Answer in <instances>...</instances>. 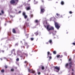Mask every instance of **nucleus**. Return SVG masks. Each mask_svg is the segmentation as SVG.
<instances>
[{"mask_svg": "<svg viewBox=\"0 0 75 75\" xmlns=\"http://www.w3.org/2000/svg\"><path fill=\"white\" fill-rule=\"evenodd\" d=\"M54 70L57 72H58L59 71V70H60V67L56 66L54 67Z\"/></svg>", "mask_w": 75, "mask_h": 75, "instance_id": "4", "label": "nucleus"}, {"mask_svg": "<svg viewBox=\"0 0 75 75\" xmlns=\"http://www.w3.org/2000/svg\"><path fill=\"white\" fill-rule=\"evenodd\" d=\"M61 4L62 5H64V1H62Z\"/></svg>", "mask_w": 75, "mask_h": 75, "instance_id": "17", "label": "nucleus"}, {"mask_svg": "<svg viewBox=\"0 0 75 75\" xmlns=\"http://www.w3.org/2000/svg\"><path fill=\"white\" fill-rule=\"evenodd\" d=\"M53 53L54 54H57V52H56V51H53Z\"/></svg>", "mask_w": 75, "mask_h": 75, "instance_id": "23", "label": "nucleus"}, {"mask_svg": "<svg viewBox=\"0 0 75 75\" xmlns=\"http://www.w3.org/2000/svg\"><path fill=\"white\" fill-rule=\"evenodd\" d=\"M27 21H28V19H27Z\"/></svg>", "mask_w": 75, "mask_h": 75, "instance_id": "56", "label": "nucleus"}, {"mask_svg": "<svg viewBox=\"0 0 75 75\" xmlns=\"http://www.w3.org/2000/svg\"><path fill=\"white\" fill-rule=\"evenodd\" d=\"M14 71V69H11V71Z\"/></svg>", "mask_w": 75, "mask_h": 75, "instance_id": "32", "label": "nucleus"}, {"mask_svg": "<svg viewBox=\"0 0 75 75\" xmlns=\"http://www.w3.org/2000/svg\"><path fill=\"white\" fill-rule=\"evenodd\" d=\"M0 53H1V52H0Z\"/></svg>", "mask_w": 75, "mask_h": 75, "instance_id": "63", "label": "nucleus"}, {"mask_svg": "<svg viewBox=\"0 0 75 75\" xmlns=\"http://www.w3.org/2000/svg\"><path fill=\"white\" fill-rule=\"evenodd\" d=\"M30 16L31 18H33V14H31L30 15Z\"/></svg>", "mask_w": 75, "mask_h": 75, "instance_id": "21", "label": "nucleus"}, {"mask_svg": "<svg viewBox=\"0 0 75 75\" xmlns=\"http://www.w3.org/2000/svg\"><path fill=\"white\" fill-rule=\"evenodd\" d=\"M21 51H20L19 50H18L17 52V54H20V53H21Z\"/></svg>", "mask_w": 75, "mask_h": 75, "instance_id": "16", "label": "nucleus"}, {"mask_svg": "<svg viewBox=\"0 0 75 75\" xmlns=\"http://www.w3.org/2000/svg\"><path fill=\"white\" fill-rule=\"evenodd\" d=\"M62 57H63V56L62 55H61L60 57V58H62Z\"/></svg>", "mask_w": 75, "mask_h": 75, "instance_id": "44", "label": "nucleus"}, {"mask_svg": "<svg viewBox=\"0 0 75 75\" xmlns=\"http://www.w3.org/2000/svg\"><path fill=\"white\" fill-rule=\"evenodd\" d=\"M72 71H74V68H73V69L71 70Z\"/></svg>", "mask_w": 75, "mask_h": 75, "instance_id": "46", "label": "nucleus"}, {"mask_svg": "<svg viewBox=\"0 0 75 75\" xmlns=\"http://www.w3.org/2000/svg\"><path fill=\"white\" fill-rule=\"evenodd\" d=\"M40 74H41V73H40V72H39L38 73V75H40Z\"/></svg>", "mask_w": 75, "mask_h": 75, "instance_id": "42", "label": "nucleus"}, {"mask_svg": "<svg viewBox=\"0 0 75 75\" xmlns=\"http://www.w3.org/2000/svg\"><path fill=\"white\" fill-rule=\"evenodd\" d=\"M23 56H20V57H21V58H22V57H23Z\"/></svg>", "mask_w": 75, "mask_h": 75, "instance_id": "53", "label": "nucleus"}, {"mask_svg": "<svg viewBox=\"0 0 75 75\" xmlns=\"http://www.w3.org/2000/svg\"><path fill=\"white\" fill-rule=\"evenodd\" d=\"M27 10H31V7L30 6H29V7H28L26 8Z\"/></svg>", "mask_w": 75, "mask_h": 75, "instance_id": "14", "label": "nucleus"}, {"mask_svg": "<svg viewBox=\"0 0 75 75\" xmlns=\"http://www.w3.org/2000/svg\"><path fill=\"white\" fill-rule=\"evenodd\" d=\"M69 68H71V67H72V68H74V66H75V64H74V62H71L69 63Z\"/></svg>", "mask_w": 75, "mask_h": 75, "instance_id": "2", "label": "nucleus"}, {"mask_svg": "<svg viewBox=\"0 0 75 75\" xmlns=\"http://www.w3.org/2000/svg\"><path fill=\"white\" fill-rule=\"evenodd\" d=\"M39 32L38 31H37L36 33H34L35 34V35H36V36H37V35H38L39 34Z\"/></svg>", "mask_w": 75, "mask_h": 75, "instance_id": "15", "label": "nucleus"}, {"mask_svg": "<svg viewBox=\"0 0 75 75\" xmlns=\"http://www.w3.org/2000/svg\"><path fill=\"white\" fill-rule=\"evenodd\" d=\"M12 32L14 34H16V29L15 28H13L12 30Z\"/></svg>", "mask_w": 75, "mask_h": 75, "instance_id": "11", "label": "nucleus"}, {"mask_svg": "<svg viewBox=\"0 0 75 75\" xmlns=\"http://www.w3.org/2000/svg\"><path fill=\"white\" fill-rule=\"evenodd\" d=\"M44 20H47V18H44Z\"/></svg>", "mask_w": 75, "mask_h": 75, "instance_id": "41", "label": "nucleus"}, {"mask_svg": "<svg viewBox=\"0 0 75 75\" xmlns=\"http://www.w3.org/2000/svg\"><path fill=\"white\" fill-rule=\"evenodd\" d=\"M13 52H15V49H14L11 51V54H13Z\"/></svg>", "mask_w": 75, "mask_h": 75, "instance_id": "13", "label": "nucleus"}, {"mask_svg": "<svg viewBox=\"0 0 75 75\" xmlns=\"http://www.w3.org/2000/svg\"><path fill=\"white\" fill-rule=\"evenodd\" d=\"M23 16H25V12H23Z\"/></svg>", "mask_w": 75, "mask_h": 75, "instance_id": "26", "label": "nucleus"}, {"mask_svg": "<svg viewBox=\"0 0 75 75\" xmlns=\"http://www.w3.org/2000/svg\"><path fill=\"white\" fill-rule=\"evenodd\" d=\"M11 4H15L16 3V1L14 0H11L10 2Z\"/></svg>", "mask_w": 75, "mask_h": 75, "instance_id": "7", "label": "nucleus"}, {"mask_svg": "<svg viewBox=\"0 0 75 75\" xmlns=\"http://www.w3.org/2000/svg\"><path fill=\"white\" fill-rule=\"evenodd\" d=\"M69 13L70 14H72V11H70L69 12Z\"/></svg>", "mask_w": 75, "mask_h": 75, "instance_id": "36", "label": "nucleus"}, {"mask_svg": "<svg viewBox=\"0 0 75 75\" xmlns=\"http://www.w3.org/2000/svg\"><path fill=\"white\" fill-rule=\"evenodd\" d=\"M27 61H25V62H24V63H27Z\"/></svg>", "mask_w": 75, "mask_h": 75, "instance_id": "48", "label": "nucleus"}, {"mask_svg": "<svg viewBox=\"0 0 75 75\" xmlns=\"http://www.w3.org/2000/svg\"><path fill=\"white\" fill-rule=\"evenodd\" d=\"M35 22L36 23H38V20H35Z\"/></svg>", "mask_w": 75, "mask_h": 75, "instance_id": "20", "label": "nucleus"}, {"mask_svg": "<svg viewBox=\"0 0 75 75\" xmlns=\"http://www.w3.org/2000/svg\"><path fill=\"white\" fill-rule=\"evenodd\" d=\"M32 67V66H30V67Z\"/></svg>", "mask_w": 75, "mask_h": 75, "instance_id": "62", "label": "nucleus"}, {"mask_svg": "<svg viewBox=\"0 0 75 75\" xmlns=\"http://www.w3.org/2000/svg\"><path fill=\"white\" fill-rule=\"evenodd\" d=\"M56 33H57V31H53V32L52 33H53V35H55Z\"/></svg>", "mask_w": 75, "mask_h": 75, "instance_id": "12", "label": "nucleus"}, {"mask_svg": "<svg viewBox=\"0 0 75 75\" xmlns=\"http://www.w3.org/2000/svg\"><path fill=\"white\" fill-rule=\"evenodd\" d=\"M40 13H44V11H45V9L42 8V6H41L40 7Z\"/></svg>", "mask_w": 75, "mask_h": 75, "instance_id": "5", "label": "nucleus"}, {"mask_svg": "<svg viewBox=\"0 0 75 75\" xmlns=\"http://www.w3.org/2000/svg\"><path fill=\"white\" fill-rule=\"evenodd\" d=\"M50 54V52H47V56H49V55Z\"/></svg>", "mask_w": 75, "mask_h": 75, "instance_id": "25", "label": "nucleus"}, {"mask_svg": "<svg viewBox=\"0 0 75 75\" xmlns=\"http://www.w3.org/2000/svg\"><path fill=\"white\" fill-rule=\"evenodd\" d=\"M14 54L15 55H16V52H14Z\"/></svg>", "mask_w": 75, "mask_h": 75, "instance_id": "40", "label": "nucleus"}, {"mask_svg": "<svg viewBox=\"0 0 75 75\" xmlns=\"http://www.w3.org/2000/svg\"><path fill=\"white\" fill-rule=\"evenodd\" d=\"M1 72H2V73H4V69H3L1 70Z\"/></svg>", "mask_w": 75, "mask_h": 75, "instance_id": "19", "label": "nucleus"}, {"mask_svg": "<svg viewBox=\"0 0 75 75\" xmlns=\"http://www.w3.org/2000/svg\"><path fill=\"white\" fill-rule=\"evenodd\" d=\"M50 55H52V54H50Z\"/></svg>", "mask_w": 75, "mask_h": 75, "instance_id": "57", "label": "nucleus"}, {"mask_svg": "<svg viewBox=\"0 0 75 75\" xmlns=\"http://www.w3.org/2000/svg\"><path fill=\"white\" fill-rule=\"evenodd\" d=\"M0 59H1V60H3V59H2L1 58Z\"/></svg>", "mask_w": 75, "mask_h": 75, "instance_id": "55", "label": "nucleus"}, {"mask_svg": "<svg viewBox=\"0 0 75 75\" xmlns=\"http://www.w3.org/2000/svg\"><path fill=\"white\" fill-rule=\"evenodd\" d=\"M11 17H13V16L11 15L10 16Z\"/></svg>", "mask_w": 75, "mask_h": 75, "instance_id": "51", "label": "nucleus"}, {"mask_svg": "<svg viewBox=\"0 0 75 75\" xmlns=\"http://www.w3.org/2000/svg\"><path fill=\"white\" fill-rule=\"evenodd\" d=\"M16 61H19V58H17L16 59Z\"/></svg>", "mask_w": 75, "mask_h": 75, "instance_id": "31", "label": "nucleus"}, {"mask_svg": "<svg viewBox=\"0 0 75 75\" xmlns=\"http://www.w3.org/2000/svg\"><path fill=\"white\" fill-rule=\"evenodd\" d=\"M46 23L47 24V22H46Z\"/></svg>", "mask_w": 75, "mask_h": 75, "instance_id": "59", "label": "nucleus"}, {"mask_svg": "<svg viewBox=\"0 0 75 75\" xmlns=\"http://www.w3.org/2000/svg\"><path fill=\"white\" fill-rule=\"evenodd\" d=\"M49 42H50V44H51V43H52V40H50L49 41Z\"/></svg>", "mask_w": 75, "mask_h": 75, "instance_id": "24", "label": "nucleus"}, {"mask_svg": "<svg viewBox=\"0 0 75 75\" xmlns=\"http://www.w3.org/2000/svg\"><path fill=\"white\" fill-rule=\"evenodd\" d=\"M18 45V43H16V45Z\"/></svg>", "mask_w": 75, "mask_h": 75, "instance_id": "49", "label": "nucleus"}, {"mask_svg": "<svg viewBox=\"0 0 75 75\" xmlns=\"http://www.w3.org/2000/svg\"><path fill=\"white\" fill-rule=\"evenodd\" d=\"M74 51H75V50H74Z\"/></svg>", "mask_w": 75, "mask_h": 75, "instance_id": "64", "label": "nucleus"}, {"mask_svg": "<svg viewBox=\"0 0 75 75\" xmlns=\"http://www.w3.org/2000/svg\"><path fill=\"white\" fill-rule=\"evenodd\" d=\"M44 26L45 28H46L47 30L49 32H50V31L51 30H53V31L54 30V27L52 26L50 27V25H47V26H46V25H44Z\"/></svg>", "mask_w": 75, "mask_h": 75, "instance_id": "1", "label": "nucleus"}, {"mask_svg": "<svg viewBox=\"0 0 75 75\" xmlns=\"http://www.w3.org/2000/svg\"><path fill=\"white\" fill-rule=\"evenodd\" d=\"M68 67H69V64L68 63H67L65 65V67L66 68H68Z\"/></svg>", "mask_w": 75, "mask_h": 75, "instance_id": "10", "label": "nucleus"}, {"mask_svg": "<svg viewBox=\"0 0 75 75\" xmlns=\"http://www.w3.org/2000/svg\"><path fill=\"white\" fill-rule=\"evenodd\" d=\"M71 74H72V75H74V72H72L71 73Z\"/></svg>", "mask_w": 75, "mask_h": 75, "instance_id": "45", "label": "nucleus"}, {"mask_svg": "<svg viewBox=\"0 0 75 75\" xmlns=\"http://www.w3.org/2000/svg\"><path fill=\"white\" fill-rule=\"evenodd\" d=\"M46 44H48V42L46 43Z\"/></svg>", "mask_w": 75, "mask_h": 75, "instance_id": "52", "label": "nucleus"}, {"mask_svg": "<svg viewBox=\"0 0 75 75\" xmlns=\"http://www.w3.org/2000/svg\"><path fill=\"white\" fill-rule=\"evenodd\" d=\"M54 25L55 27L57 29V30H59V28L60 27V26L59 25V24L57 22H54Z\"/></svg>", "mask_w": 75, "mask_h": 75, "instance_id": "3", "label": "nucleus"}, {"mask_svg": "<svg viewBox=\"0 0 75 75\" xmlns=\"http://www.w3.org/2000/svg\"><path fill=\"white\" fill-rule=\"evenodd\" d=\"M60 57V55H57V58H59Z\"/></svg>", "mask_w": 75, "mask_h": 75, "instance_id": "28", "label": "nucleus"}, {"mask_svg": "<svg viewBox=\"0 0 75 75\" xmlns=\"http://www.w3.org/2000/svg\"><path fill=\"white\" fill-rule=\"evenodd\" d=\"M42 68V70H44V69L45 68H44V66H42L41 67Z\"/></svg>", "mask_w": 75, "mask_h": 75, "instance_id": "27", "label": "nucleus"}, {"mask_svg": "<svg viewBox=\"0 0 75 75\" xmlns=\"http://www.w3.org/2000/svg\"><path fill=\"white\" fill-rule=\"evenodd\" d=\"M49 33L50 34H51V33L50 32V33Z\"/></svg>", "mask_w": 75, "mask_h": 75, "instance_id": "58", "label": "nucleus"}, {"mask_svg": "<svg viewBox=\"0 0 75 75\" xmlns=\"http://www.w3.org/2000/svg\"><path fill=\"white\" fill-rule=\"evenodd\" d=\"M1 52H3V53H4V50H1Z\"/></svg>", "mask_w": 75, "mask_h": 75, "instance_id": "34", "label": "nucleus"}, {"mask_svg": "<svg viewBox=\"0 0 75 75\" xmlns=\"http://www.w3.org/2000/svg\"><path fill=\"white\" fill-rule=\"evenodd\" d=\"M56 16L58 17L57 18H61V16H60V14L58 13H56Z\"/></svg>", "mask_w": 75, "mask_h": 75, "instance_id": "9", "label": "nucleus"}, {"mask_svg": "<svg viewBox=\"0 0 75 75\" xmlns=\"http://www.w3.org/2000/svg\"><path fill=\"white\" fill-rule=\"evenodd\" d=\"M30 64H29V66L30 67Z\"/></svg>", "mask_w": 75, "mask_h": 75, "instance_id": "61", "label": "nucleus"}, {"mask_svg": "<svg viewBox=\"0 0 75 75\" xmlns=\"http://www.w3.org/2000/svg\"><path fill=\"white\" fill-rule=\"evenodd\" d=\"M27 6H30V4H27Z\"/></svg>", "mask_w": 75, "mask_h": 75, "instance_id": "38", "label": "nucleus"}, {"mask_svg": "<svg viewBox=\"0 0 75 75\" xmlns=\"http://www.w3.org/2000/svg\"><path fill=\"white\" fill-rule=\"evenodd\" d=\"M23 47L24 48H25V47H24V46H23Z\"/></svg>", "mask_w": 75, "mask_h": 75, "instance_id": "60", "label": "nucleus"}, {"mask_svg": "<svg viewBox=\"0 0 75 75\" xmlns=\"http://www.w3.org/2000/svg\"><path fill=\"white\" fill-rule=\"evenodd\" d=\"M2 15V13H0V16H1Z\"/></svg>", "mask_w": 75, "mask_h": 75, "instance_id": "50", "label": "nucleus"}, {"mask_svg": "<svg viewBox=\"0 0 75 75\" xmlns=\"http://www.w3.org/2000/svg\"><path fill=\"white\" fill-rule=\"evenodd\" d=\"M4 67L5 68H8V66H7V65H6Z\"/></svg>", "mask_w": 75, "mask_h": 75, "instance_id": "29", "label": "nucleus"}, {"mask_svg": "<svg viewBox=\"0 0 75 75\" xmlns=\"http://www.w3.org/2000/svg\"><path fill=\"white\" fill-rule=\"evenodd\" d=\"M25 25L28 27V26H29V23H27L25 22V25L24 26V28H25Z\"/></svg>", "mask_w": 75, "mask_h": 75, "instance_id": "8", "label": "nucleus"}, {"mask_svg": "<svg viewBox=\"0 0 75 75\" xmlns=\"http://www.w3.org/2000/svg\"><path fill=\"white\" fill-rule=\"evenodd\" d=\"M42 1L43 3H44V1L42 0Z\"/></svg>", "mask_w": 75, "mask_h": 75, "instance_id": "54", "label": "nucleus"}, {"mask_svg": "<svg viewBox=\"0 0 75 75\" xmlns=\"http://www.w3.org/2000/svg\"><path fill=\"white\" fill-rule=\"evenodd\" d=\"M15 1H17V2H18V0H15Z\"/></svg>", "mask_w": 75, "mask_h": 75, "instance_id": "47", "label": "nucleus"}, {"mask_svg": "<svg viewBox=\"0 0 75 75\" xmlns=\"http://www.w3.org/2000/svg\"><path fill=\"white\" fill-rule=\"evenodd\" d=\"M31 41H33V40H34V38H31Z\"/></svg>", "mask_w": 75, "mask_h": 75, "instance_id": "33", "label": "nucleus"}, {"mask_svg": "<svg viewBox=\"0 0 75 75\" xmlns=\"http://www.w3.org/2000/svg\"><path fill=\"white\" fill-rule=\"evenodd\" d=\"M69 61H71V58L69 59Z\"/></svg>", "mask_w": 75, "mask_h": 75, "instance_id": "37", "label": "nucleus"}, {"mask_svg": "<svg viewBox=\"0 0 75 75\" xmlns=\"http://www.w3.org/2000/svg\"><path fill=\"white\" fill-rule=\"evenodd\" d=\"M28 44L27 42H25V45H27Z\"/></svg>", "mask_w": 75, "mask_h": 75, "instance_id": "30", "label": "nucleus"}, {"mask_svg": "<svg viewBox=\"0 0 75 75\" xmlns=\"http://www.w3.org/2000/svg\"><path fill=\"white\" fill-rule=\"evenodd\" d=\"M28 70L29 72L32 73V74H34V73H35V71L33 70H30V69H28Z\"/></svg>", "mask_w": 75, "mask_h": 75, "instance_id": "6", "label": "nucleus"}, {"mask_svg": "<svg viewBox=\"0 0 75 75\" xmlns=\"http://www.w3.org/2000/svg\"><path fill=\"white\" fill-rule=\"evenodd\" d=\"M21 11H19V12H18V13H21Z\"/></svg>", "mask_w": 75, "mask_h": 75, "instance_id": "43", "label": "nucleus"}, {"mask_svg": "<svg viewBox=\"0 0 75 75\" xmlns=\"http://www.w3.org/2000/svg\"><path fill=\"white\" fill-rule=\"evenodd\" d=\"M24 18H25V19H26V18H27V15H25V16H24Z\"/></svg>", "mask_w": 75, "mask_h": 75, "instance_id": "22", "label": "nucleus"}, {"mask_svg": "<svg viewBox=\"0 0 75 75\" xmlns=\"http://www.w3.org/2000/svg\"><path fill=\"white\" fill-rule=\"evenodd\" d=\"M1 13L2 14H4V11L3 10H1Z\"/></svg>", "mask_w": 75, "mask_h": 75, "instance_id": "18", "label": "nucleus"}, {"mask_svg": "<svg viewBox=\"0 0 75 75\" xmlns=\"http://www.w3.org/2000/svg\"><path fill=\"white\" fill-rule=\"evenodd\" d=\"M49 57V59H52V57H51V56H50Z\"/></svg>", "mask_w": 75, "mask_h": 75, "instance_id": "35", "label": "nucleus"}, {"mask_svg": "<svg viewBox=\"0 0 75 75\" xmlns=\"http://www.w3.org/2000/svg\"><path fill=\"white\" fill-rule=\"evenodd\" d=\"M30 1H31V0H28V1H27V3H29V2Z\"/></svg>", "mask_w": 75, "mask_h": 75, "instance_id": "39", "label": "nucleus"}]
</instances>
